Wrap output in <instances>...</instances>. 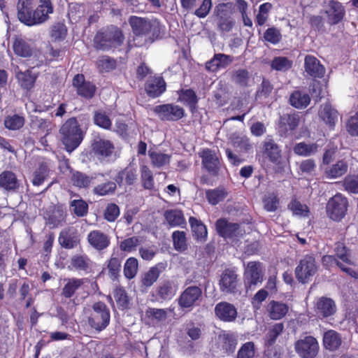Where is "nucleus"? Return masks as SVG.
<instances>
[{
  "instance_id": "f257e3e1",
  "label": "nucleus",
  "mask_w": 358,
  "mask_h": 358,
  "mask_svg": "<svg viewBox=\"0 0 358 358\" xmlns=\"http://www.w3.org/2000/svg\"><path fill=\"white\" fill-rule=\"evenodd\" d=\"M61 141L69 152L74 150L83 140V133L75 117L67 120L59 129Z\"/></svg>"
},
{
  "instance_id": "f03ea898",
  "label": "nucleus",
  "mask_w": 358,
  "mask_h": 358,
  "mask_svg": "<svg viewBox=\"0 0 358 358\" xmlns=\"http://www.w3.org/2000/svg\"><path fill=\"white\" fill-rule=\"evenodd\" d=\"M122 31L116 27H111L103 32L96 34L94 47L101 50H109L120 46L123 42Z\"/></svg>"
},
{
  "instance_id": "7ed1b4c3",
  "label": "nucleus",
  "mask_w": 358,
  "mask_h": 358,
  "mask_svg": "<svg viewBox=\"0 0 358 358\" xmlns=\"http://www.w3.org/2000/svg\"><path fill=\"white\" fill-rule=\"evenodd\" d=\"M110 322V311L103 302H96L92 306V313L88 318L90 327L96 331L104 329Z\"/></svg>"
},
{
  "instance_id": "20e7f679",
  "label": "nucleus",
  "mask_w": 358,
  "mask_h": 358,
  "mask_svg": "<svg viewBox=\"0 0 358 358\" xmlns=\"http://www.w3.org/2000/svg\"><path fill=\"white\" fill-rule=\"evenodd\" d=\"M129 24L136 36L150 38L157 35L159 32V22L157 21L151 22L142 17L131 16L129 18Z\"/></svg>"
},
{
  "instance_id": "39448f33",
  "label": "nucleus",
  "mask_w": 358,
  "mask_h": 358,
  "mask_svg": "<svg viewBox=\"0 0 358 358\" xmlns=\"http://www.w3.org/2000/svg\"><path fill=\"white\" fill-rule=\"evenodd\" d=\"M234 10L232 3H220L215 7V13L218 19L217 27L220 31L229 32L232 29L235 21L231 15Z\"/></svg>"
},
{
  "instance_id": "423d86ee",
  "label": "nucleus",
  "mask_w": 358,
  "mask_h": 358,
  "mask_svg": "<svg viewBox=\"0 0 358 358\" xmlns=\"http://www.w3.org/2000/svg\"><path fill=\"white\" fill-rule=\"evenodd\" d=\"M348 209V201L341 194L331 197L327 204V213L334 221H340L344 217Z\"/></svg>"
},
{
  "instance_id": "0eeeda50",
  "label": "nucleus",
  "mask_w": 358,
  "mask_h": 358,
  "mask_svg": "<svg viewBox=\"0 0 358 358\" xmlns=\"http://www.w3.org/2000/svg\"><path fill=\"white\" fill-rule=\"evenodd\" d=\"M295 350L301 358H315L319 352V345L315 338L311 336L297 341Z\"/></svg>"
},
{
  "instance_id": "6e6552de",
  "label": "nucleus",
  "mask_w": 358,
  "mask_h": 358,
  "mask_svg": "<svg viewBox=\"0 0 358 358\" xmlns=\"http://www.w3.org/2000/svg\"><path fill=\"white\" fill-rule=\"evenodd\" d=\"M316 272L315 261L312 256L303 257L295 268L296 278L302 283H306Z\"/></svg>"
},
{
  "instance_id": "1a4fd4ad",
  "label": "nucleus",
  "mask_w": 358,
  "mask_h": 358,
  "mask_svg": "<svg viewBox=\"0 0 358 358\" xmlns=\"http://www.w3.org/2000/svg\"><path fill=\"white\" fill-rule=\"evenodd\" d=\"M154 110L164 121H177L182 118L185 115L182 108L173 104L157 106Z\"/></svg>"
},
{
  "instance_id": "9d476101",
  "label": "nucleus",
  "mask_w": 358,
  "mask_h": 358,
  "mask_svg": "<svg viewBox=\"0 0 358 358\" xmlns=\"http://www.w3.org/2000/svg\"><path fill=\"white\" fill-rule=\"evenodd\" d=\"M202 290L198 286L187 287L178 298V305L182 308H191L201 299Z\"/></svg>"
},
{
  "instance_id": "9b49d317",
  "label": "nucleus",
  "mask_w": 358,
  "mask_h": 358,
  "mask_svg": "<svg viewBox=\"0 0 358 358\" xmlns=\"http://www.w3.org/2000/svg\"><path fill=\"white\" fill-rule=\"evenodd\" d=\"M264 273L261 263L250 262L247 264L244 272V282L246 287L256 285L263 280Z\"/></svg>"
},
{
  "instance_id": "f8f14e48",
  "label": "nucleus",
  "mask_w": 358,
  "mask_h": 358,
  "mask_svg": "<svg viewBox=\"0 0 358 358\" xmlns=\"http://www.w3.org/2000/svg\"><path fill=\"white\" fill-rule=\"evenodd\" d=\"M40 4L37 8L31 12L30 19L31 22H28V26L41 24L48 19V15L53 12V7L50 0H40Z\"/></svg>"
},
{
  "instance_id": "ddd939ff",
  "label": "nucleus",
  "mask_w": 358,
  "mask_h": 358,
  "mask_svg": "<svg viewBox=\"0 0 358 358\" xmlns=\"http://www.w3.org/2000/svg\"><path fill=\"white\" fill-rule=\"evenodd\" d=\"M315 312L320 318H327L334 315L337 310L335 301L329 297L321 296L315 303Z\"/></svg>"
},
{
  "instance_id": "4468645a",
  "label": "nucleus",
  "mask_w": 358,
  "mask_h": 358,
  "mask_svg": "<svg viewBox=\"0 0 358 358\" xmlns=\"http://www.w3.org/2000/svg\"><path fill=\"white\" fill-rule=\"evenodd\" d=\"M238 284V275L236 272L231 269H225L219 282L220 291L226 294H235L237 292Z\"/></svg>"
},
{
  "instance_id": "2eb2a0df",
  "label": "nucleus",
  "mask_w": 358,
  "mask_h": 358,
  "mask_svg": "<svg viewBox=\"0 0 358 358\" xmlns=\"http://www.w3.org/2000/svg\"><path fill=\"white\" fill-rule=\"evenodd\" d=\"M324 10L327 17V21L331 24H336L341 22L345 14L343 6L340 2L334 0L327 2Z\"/></svg>"
},
{
  "instance_id": "dca6fc26",
  "label": "nucleus",
  "mask_w": 358,
  "mask_h": 358,
  "mask_svg": "<svg viewBox=\"0 0 358 358\" xmlns=\"http://www.w3.org/2000/svg\"><path fill=\"white\" fill-rule=\"evenodd\" d=\"M263 154L275 164H279L282 159L280 146L271 138H266L262 144Z\"/></svg>"
},
{
  "instance_id": "f3484780",
  "label": "nucleus",
  "mask_w": 358,
  "mask_h": 358,
  "mask_svg": "<svg viewBox=\"0 0 358 358\" xmlns=\"http://www.w3.org/2000/svg\"><path fill=\"white\" fill-rule=\"evenodd\" d=\"M218 234L225 238L237 237L241 234L239 224L230 222L226 219H219L215 222Z\"/></svg>"
},
{
  "instance_id": "a211bd4d",
  "label": "nucleus",
  "mask_w": 358,
  "mask_h": 358,
  "mask_svg": "<svg viewBox=\"0 0 358 358\" xmlns=\"http://www.w3.org/2000/svg\"><path fill=\"white\" fill-rule=\"evenodd\" d=\"M215 314L223 322H232L236 319L238 312L233 304L226 301H222L215 306Z\"/></svg>"
},
{
  "instance_id": "6ab92c4d",
  "label": "nucleus",
  "mask_w": 358,
  "mask_h": 358,
  "mask_svg": "<svg viewBox=\"0 0 358 358\" xmlns=\"http://www.w3.org/2000/svg\"><path fill=\"white\" fill-rule=\"evenodd\" d=\"M199 156L202 159V164L206 170L211 176H217L220 169V161L215 153L209 149H206L199 153Z\"/></svg>"
},
{
  "instance_id": "aec40b11",
  "label": "nucleus",
  "mask_w": 358,
  "mask_h": 358,
  "mask_svg": "<svg viewBox=\"0 0 358 358\" xmlns=\"http://www.w3.org/2000/svg\"><path fill=\"white\" fill-rule=\"evenodd\" d=\"M305 71L314 78H322L326 72L325 67L314 56L308 55L304 59Z\"/></svg>"
},
{
  "instance_id": "412c9836",
  "label": "nucleus",
  "mask_w": 358,
  "mask_h": 358,
  "mask_svg": "<svg viewBox=\"0 0 358 358\" xmlns=\"http://www.w3.org/2000/svg\"><path fill=\"white\" fill-rule=\"evenodd\" d=\"M87 241L90 245L97 250L106 249L110 243V237L99 230H94L89 233Z\"/></svg>"
},
{
  "instance_id": "4be33fe9",
  "label": "nucleus",
  "mask_w": 358,
  "mask_h": 358,
  "mask_svg": "<svg viewBox=\"0 0 358 358\" xmlns=\"http://www.w3.org/2000/svg\"><path fill=\"white\" fill-rule=\"evenodd\" d=\"M13 61V59L12 67L20 86L25 90H29L33 87L36 78V74L32 73L31 70L22 72L19 66L14 64Z\"/></svg>"
},
{
  "instance_id": "5701e85b",
  "label": "nucleus",
  "mask_w": 358,
  "mask_h": 358,
  "mask_svg": "<svg viewBox=\"0 0 358 358\" xmlns=\"http://www.w3.org/2000/svg\"><path fill=\"white\" fill-rule=\"evenodd\" d=\"M92 150L98 159H103L113 154L114 145L108 140L98 139L92 143Z\"/></svg>"
},
{
  "instance_id": "b1692460",
  "label": "nucleus",
  "mask_w": 358,
  "mask_h": 358,
  "mask_svg": "<svg viewBox=\"0 0 358 358\" xmlns=\"http://www.w3.org/2000/svg\"><path fill=\"white\" fill-rule=\"evenodd\" d=\"M232 61V57L229 55L222 53L215 54L210 61L206 62V69L209 71L216 72L228 66Z\"/></svg>"
},
{
  "instance_id": "393cba45",
  "label": "nucleus",
  "mask_w": 358,
  "mask_h": 358,
  "mask_svg": "<svg viewBox=\"0 0 358 358\" xmlns=\"http://www.w3.org/2000/svg\"><path fill=\"white\" fill-rule=\"evenodd\" d=\"M299 115L296 113H285L280 115L278 125L280 129L283 132L294 131L299 124Z\"/></svg>"
},
{
  "instance_id": "a878e982",
  "label": "nucleus",
  "mask_w": 358,
  "mask_h": 358,
  "mask_svg": "<svg viewBox=\"0 0 358 358\" xmlns=\"http://www.w3.org/2000/svg\"><path fill=\"white\" fill-rule=\"evenodd\" d=\"M319 116L329 127L334 128L338 120V112L329 103H326L321 106Z\"/></svg>"
},
{
  "instance_id": "bb28decb",
  "label": "nucleus",
  "mask_w": 358,
  "mask_h": 358,
  "mask_svg": "<svg viewBox=\"0 0 358 358\" xmlns=\"http://www.w3.org/2000/svg\"><path fill=\"white\" fill-rule=\"evenodd\" d=\"M267 310L271 319L280 320L287 313L289 306L282 302L271 301L267 306Z\"/></svg>"
},
{
  "instance_id": "cd10ccee",
  "label": "nucleus",
  "mask_w": 358,
  "mask_h": 358,
  "mask_svg": "<svg viewBox=\"0 0 358 358\" xmlns=\"http://www.w3.org/2000/svg\"><path fill=\"white\" fill-rule=\"evenodd\" d=\"M13 50L15 55L21 57H29L34 53V49L31 45L22 38H15Z\"/></svg>"
},
{
  "instance_id": "c85d7f7f",
  "label": "nucleus",
  "mask_w": 358,
  "mask_h": 358,
  "mask_svg": "<svg viewBox=\"0 0 358 358\" xmlns=\"http://www.w3.org/2000/svg\"><path fill=\"white\" fill-rule=\"evenodd\" d=\"M33 1L34 0H19L17 3L18 19L26 25L28 22H31L30 15L32 12Z\"/></svg>"
},
{
  "instance_id": "c756f323",
  "label": "nucleus",
  "mask_w": 358,
  "mask_h": 358,
  "mask_svg": "<svg viewBox=\"0 0 358 358\" xmlns=\"http://www.w3.org/2000/svg\"><path fill=\"white\" fill-rule=\"evenodd\" d=\"M324 347L329 350H335L341 345L342 339L340 334L334 330H329L323 336Z\"/></svg>"
},
{
  "instance_id": "7c9ffc66",
  "label": "nucleus",
  "mask_w": 358,
  "mask_h": 358,
  "mask_svg": "<svg viewBox=\"0 0 358 358\" xmlns=\"http://www.w3.org/2000/svg\"><path fill=\"white\" fill-rule=\"evenodd\" d=\"M319 145L315 143H306L300 142L294 145L293 147L294 152L299 156L309 157L317 152Z\"/></svg>"
},
{
  "instance_id": "2f4dec72",
  "label": "nucleus",
  "mask_w": 358,
  "mask_h": 358,
  "mask_svg": "<svg viewBox=\"0 0 358 358\" xmlns=\"http://www.w3.org/2000/svg\"><path fill=\"white\" fill-rule=\"evenodd\" d=\"M310 101L309 95L304 91H294L289 97L290 104L296 108H306Z\"/></svg>"
},
{
  "instance_id": "473e14b6",
  "label": "nucleus",
  "mask_w": 358,
  "mask_h": 358,
  "mask_svg": "<svg viewBox=\"0 0 358 358\" xmlns=\"http://www.w3.org/2000/svg\"><path fill=\"white\" fill-rule=\"evenodd\" d=\"M348 164L343 160H340L325 170L324 174L328 178H337L346 173Z\"/></svg>"
},
{
  "instance_id": "72a5a7b5",
  "label": "nucleus",
  "mask_w": 358,
  "mask_h": 358,
  "mask_svg": "<svg viewBox=\"0 0 358 358\" xmlns=\"http://www.w3.org/2000/svg\"><path fill=\"white\" fill-rule=\"evenodd\" d=\"M193 235L197 240L204 241L207 236V229L206 226L199 220L194 217H190L189 220Z\"/></svg>"
},
{
  "instance_id": "f704fd0d",
  "label": "nucleus",
  "mask_w": 358,
  "mask_h": 358,
  "mask_svg": "<svg viewBox=\"0 0 358 358\" xmlns=\"http://www.w3.org/2000/svg\"><path fill=\"white\" fill-rule=\"evenodd\" d=\"M65 281H66V283L62 290V295L65 298H71L84 283L83 279L78 278H69Z\"/></svg>"
},
{
  "instance_id": "c9c22d12",
  "label": "nucleus",
  "mask_w": 358,
  "mask_h": 358,
  "mask_svg": "<svg viewBox=\"0 0 358 358\" xmlns=\"http://www.w3.org/2000/svg\"><path fill=\"white\" fill-rule=\"evenodd\" d=\"M164 217L171 227L182 226L185 224L183 214L180 210H169L165 211Z\"/></svg>"
},
{
  "instance_id": "e433bc0d",
  "label": "nucleus",
  "mask_w": 358,
  "mask_h": 358,
  "mask_svg": "<svg viewBox=\"0 0 358 358\" xmlns=\"http://www.w3.org/2000/svg\"><path fill=\"white\" fill-rule=\"evenodd\" d=\"M148 155L152 166L157 168H161L169 164L171 157L169 155L154 150H149Z\"/></svg>"
},
{
  "instance_id": "4c0bfd02",
  "label": "nucleus",
  "mask_w": 358,
  "mask_h": 358,
  "mask_svg": "<svg viewBox=\"0 0 358 358\" xmlns=\"http://www.w3.org/2000/svg\"><path fill=\"white\" fill-rule=\"evenodd\" d=\"M228 192L224 187H219L214 189H208L206 192V196L208 201L212 205H216L223 201L227 196Z\"/></svg>"
},
{
  "instance_id": "58836bf2",
  "label": "nucleus",
  "mask_w": 358,
  "mask_h": 358,
  "mask_svg": "<svg viewBox=\"0 0 358 358\" xmlns=\"http://www.w3.org/2000/svg\"><path fill=\"white\" fill-rule=\"evenodd\" d=\"M66 213L65 211L57 207L55 208L51 214L49 215L47 218V224L50 225L51 228L57 227L59 225H62V223L65 221Z\"/></svg>"
},
{
  "instance_id": "ea45409f",
  "label": "nucleus",
  "mask_w": 358,
  "mask_h": 358,
  "mask_svg": "<svg viewBox=\"0 0 358 358\" xmlns=\"http://www.w3.org/2000/svg\"><path fill=\"white\" fill-rule=\"evenodd\" d=\"M178 99L185 105L189 106L192 113L196 110L198 99L194 91H180Z\"/></svg>"
},
{
  "instance_id": "a19ab883",
  "label": "nucleus",
  "mask_w": 358,
  "mask_h": 358,
  "mask_svg": "<svg viewBox=\"0 0 358 358\" xmlns=\"http://www.w3.org/2000/svg\"><path fill=\"white\" fill-rule=\"evenodd\" d=\"M71 182L79 188H87L90 186L92 177H90L82 172L76 171L71 176Z\"/></svg>"
},
{
  "instance_id": "79ce46f5",
  "label": "nucleus",
  "mask_w": 358,
  "mask_h": 358,
  "mask_svg": "<svg viewBox=\"0 0 358 358\" xmlns=\"http://www.w3.org/2000/svg\"><path fill=\"white\" fill-rule=\"evenodd\" d=\"M17 178L10 171H4L0 175V186L6 189H14L17 187Z\"/></svg>"
},
{
  "instance_id": "37998d69",
  "label": "nucleus",
  "mask_w": 358,
  "mask_h": 358,
  "mask_svg": "<svg viewBox=\"0 0 358 358\" xmlns=\"http://www.w3.org/2000/svg\"><path fill=\"white\" fill-rule=\"evenodd\" d=\"M141 242L139 236H134L122 241L120 243V249L126 252H132L135 251Z\"/></svg>"
},
{
  "instance_id": "c03bdc74",
  "label": "nucleus",
  "mask_w": 358,
  "mask_h": 358,
  "mask_svg": "<svg viewBox=\"0 0 358 358\" xmlns=\"http://www.w3.org/2000/svg\"><path fill=\"white\" fill-rule=\"evenodd\" d=\"M138 262L135 257H129L127 259L124 266V275L127 279L134 278L138 272Z\"/></svg>"
},
{
  "instance_id": "a18cd8bd",
  "label": "nucleus",
  "mask_w": 358,
  "mask_h": 358,
  "mask_svg": "<svg viewBox=\"0 0 358 358\" xmlns=\"http://www.w3.org/2000/svg\"><path fill=\"white\" fill-rule=\"evenodd\" d=\"M141 180L142 185L146 189L154 188V178L151 170L145 165L141 169Z\"/></svg>"
},
{
  "instance_id": "49530a36",
  "label": "nucleus",
  "mask_w": 358,
  "mask_h": 358,
  "mask_svg": "<svg viewBox=\"0 0 358 358\" xmlns=\"http://www.w3.org/2000/svg\"><path fill=\"white\" fill-rule=\"evenodd\" d=\"M324 264H336L343 271L345 272L350 276L358 278V272H356L351 268L346 267L343 263L340 262L335 257L332 255H325L322 257Z\"/></svg>"
},
{
  "instance_id": "de8ad7c7",
  "label": "nucleus",
  "mask_w": 358,
  "mask_h": 358,
  "mask_svg": "<svg viewBox=\"0 0 358 358\" xmlns=\"http://www.w3.org/2000/svg\"><path fill=\"white\" fill-rule=\"evenodd\" d=\"M59 242L62 247L71 249L76 246L78 241L76 237L69 233V230H64L59 234Z\"/></svg>"
},
{
  "instance_id": "09e8293b",
  "label": "nucleus",
  "mask_w": 358,
  "mask_h": 358,
  "mask_svg": "<svg viewBox=\"0 0 358 358\" xmlns=\"http://www.w3.org/2000/svg\"><path fill=\"white\" fill-rule=\"evenodd\" d=\"M161 271L157 266L152 267L148 272H146L141 280V282L145 287L152 286L155 282L158 279Z\"/></svg>"
},
{
  "instance_id": "8fccbe9b",
  "label": "nucleus",
  "mask_w": 358,
  "mask_h": 358,
  "mask_svg": "<svg viewBox=\"0 0 358 358\" xmlns=\"http://www.w3.org/2000/svg\"><path fill=\"white\" fill-rule=\"evenodd\" d=\"M283 329L284 325L282 323L274 324L266 334L265 344L268 346L273 345L278 336L283 331Z\"/></svg>"
},
{
  "instance_id": "3c124183",
  "label": "nucleus",
  "mask_w": 358,
  "mask_h": 358,
  "mask_svg": "<svg viewBox=\"0 0 358 358\" xmlns=\"http://www.w3.org/2000/svg\"><path fill=\"white\" fill-rule=\"evenodd\" d=\"M70 206L73 213L78 217H84L87 214L88 204L81 199L71 201Z\"/></svg>"
},
{
  "instance_id": "603ef678",
  "label": "nucleus",
  "mask_w": 358,
  "mask_h": 358,
  "mask_svg": "<svg viewBox=\"0 0 358 358\" xmlns=\"http://www.w3.org/2000/svg\"><path fill=\"white\" fill-rule=\"evenodd\" d=\"M116 189V183L115 182L108 181L96 185L93 192L95 194L99 196H106L113 194Z\"/></svg>"
},
{
  "instance_id": "864d4df0",
  "label": "nucleus",
  "mask_w": 358,
  "mask_h": 358,
  "mask_svg": "<svg viewBox=\"0 0 358 358\" xmlns=\"http://www.w3.org/2000/svg\"><path fill=\"white\" fill-rule=\"evenodd\" d=\"M24 124V117L18 115L8 116L4 120V125L6 128L10 130L20 129L23 127Z\"/></svg>"
},
{
  "instance_id": "5fc2aeb1",
  "label": "nucleus",
  "mask_w": 358,
  "mask_h": 358,
  "mask_svg": "<svg viewBox=\"0 0 358 358\" xmlns=\"http://www.w3.org/2000/svg\"><path fill=\"white\" fill-rule=\"evenodd\" d=\"M174 248L178 251H184L187 249V240L184 231H176L172 234Z\"/></svg>"
},
{
  "instance_id": "6e6d98bb",
  "label": "nucleus",
  "mask_w": 358,
  "mask_h": 358,
  "mask_svg": "<svg viewBox=\"0 0 358 358\" xmlns=\"http://www.w3.org/2000/svg\"><path fill=\"white\" fill-rule=\"evenodd\" d=\"M232 143L234 146L241 152H247L252 148L249 138L245 136H237L234 137Z\"/></svg>"
},
{
  "instance_id": "4d7b16f0",
  "label": "nucleus",
  "mask_w": 358,
  "mask_h": 358,
  "mask_svg": "<svg viewBox=\"0 0 358 358\" xmlns=\"http://www.w3.org/2000/svg\"><path fill=\"white\" fill-rule=\"evenodd\" d=\"M292 62L285 57H275L271 62V68L276 71H286L292 67Z\"/></svg>"
},
{
  "instance_id": "13d9d810",
  "label": "nucleus",
  "mask_w": 358,
  "mask_h": 358,
  "mask_svg": "<svg viewBox=\"0 0 358 358\" xmlns=\"http://www.w3.org/2000/svg\"><path fill=\"white\" fill-rule=\"evenodd\" d=\"M335 252L336 257L349 265L353 264L352 261L350 259V251L342 243H337L336 244Z\"/></svg>"
},
{
  "instance_id": "bf43d9fd",
  "label": "nucleus",
  "mask_w": 358,
  "mask_h": 358,
  "mask_svg": "<svg viewBox=\"0 0 358 358\" xmlns=\"http://www.w3.org/2000/svg\"><path fill=\"white\" fill-rule=\"evenodd\" d=\"M220 341L222 343V348L226 352H233L237 344L236 338L229 334H223L219 336Z\"/></svg>"
},
{
  "instance_id": "052dcab7",
  "label": "nucleus",
  "mask_w": 358,
  "mask_h": 358,
  "mask_svg": "<svg viewBox=\"0 0 358 358\" xmlns=\"http://www.w3.org/2000/svg\"><path fill=\"white\" fill-rule=\"evenodd\" d=\"M169 309L149 308L147 309L146 315L157 321H164L167 318Z\"/></svg>"
},
{
  "instance_id": "680f3d73",
  "label": "nucleus",
  "mask_w": 358,
  "mask_h": 358,
  "mask_svg": "<svg viewBox=\"0 0 358 358\" xmlns=\"http://www.w3.org/2000/svg\"><path fill=\"white\" fill-rule=\"evenodd\" d=\"M66 31L67 30L64 24L57 23L52 26L51 38L55 41H62L66 36Z\"/></svg>"
},
{
  "instance_id": "e2e57ef3",
  "label": "nucleus",
  "mask_w": 358,
  "mask_h": 358,
  "mask_svg": "<svg viewBox=\"0 0 358 358\" xmlns=\"http://www.w3.org/2000/svg\"><path fill=\"white\" fill-rule=\"evenodd\" d=\"M94 120L96 125L103 129H109L111 127V121L104 112L96 111Z\"/></svg>"
},
{
  "instance_id": "0e129e2a",
  "label": "nucleus",
  "mask_w": 358,
  "mask_h": 358,
  "mask_svg": "<svg viewBox=\"0 0 358 358\" xmlns=\"http://www.w3.org/2000/svg\"><path fill=\"white\" fill-rule=\"evenodd\" d=\"M114 298L118 306L126 308L129 304V299L126 291L122 288H117L114 292Z\"/></svg>"
},
{
  "instance_id": "69168bd1",
  "label": "nucleus",
  "mask_w": 358,
  "mask_h": 358,
  "mask_svg": "<svg viewBox=\"0 0 358 358\" xmlns=\"http://www.w3.org/2000/svg\"><path fill=\"white\" fill-rule=\"evenodd\" d=\"M150 90H165L166 83L162 77L159 76H150L146 83Z\"/></svg>"
},
{
  "instance_id": "338daca9",
  "label": "nucleus",
  "mask_w": 358,
  "mask_h": 358,
  "mask_svg": "<svg viewBox=\"0 0 358 358\" xmlns=\"http://www.w3.org/2000/svg\"><path fill=\"white\" fill-rule=\"evenodd\" d=\"M255 356V344L248 342L238 350L237 358H253Z\"/></svg>"
},
{
  "instance_id": "774afa93",
  "label": "nucleus",
  "mask_w": 358,
  "mask_h": 358,
  "mask_svg": "<svg viewBox=\"0 0 358 358\" xmlns=\"http://www.w3.org/2000/svg\"><path fill=\"white\" fill-rule=\"evenodd\" d=\"M346 129L352 136H358V113L350 117L346 124Z\"/></svg>"
}]
</instances>
